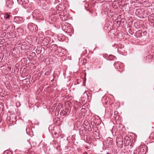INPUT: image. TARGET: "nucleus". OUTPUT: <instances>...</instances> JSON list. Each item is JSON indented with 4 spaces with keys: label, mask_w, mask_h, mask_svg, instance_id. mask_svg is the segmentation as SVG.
<instances>
[{
    "label": "nucleus",
    "mask_w": 154,
    "mask_h": 154,
    "mask_svg": "<svg viewBox=\"0 0 154 154\" xmlns=\"http://www.w3.org/2000/svg\"><path fill=\"white\" fill-rule=\"evenodd\" d=\"M32 15L34 19L38 20H44L45 18V14L42 13L37 9H35Z\"/></svg>",
    "instance_id": "obj_1"
},
{
    "label": "nucleus",
    "mask_w": 154,
    "mask_h": 154,
    "mask_svg": "<svg viewBox=\"0 0 154 154\" xmlns=\"http://www.w3.org/2000/svg\"><path fill=\"white\" fill-rule=\"evenodd\" d=\"M23 21V19L20 17H15L14 19V21L18 24L21 23Z\"/></svg>",
    "instance_id": "obj_2"
},
{
    "label": "nucleus",
    "mask_w": 154,
    "mask_h": 154,
    "mask_svg": "<svg viewBox=\"0 0 154 154\" xmlns=\"http://www.w3.org/2000/svg\"><path fill=\"white\" fill-rule=\"evenodd\" d=\"M116 144L118 147H122L123 146V138L122 137L120 139L118 138L116 140Z\"/></svg>",
    "instance_id": "obj_3"
},
{
    "label": "nucleus",
    "mask_w": 154,
    "mask_h": 154,
    "mask_svg": "<svg viewBox=\"0 0 154 154\" xmlns=\"http://www.w3.org/2000/svg\"><path fill=\"white\" fill-rule=\"evenodd\" d=\"M13 4L14 2L12 0H8L6 2V5L9 8H11L13 7Z\"/></svg>",
    "instance_id": "obj_4"
},
{
    "label": "nucleus",
    "mask_w": 154,
    "mask_h": 154,
    "mask_svg": "<svg viewBox=\"0 0 154 154\" xmlns=\"http://www.w3.org/2000/svg\"><path fill=\"white\" fill-rule=\"evenodd\" d=\"M18 1H20L23 5L24 8L26 9L28 8V6L26 5L29 3V0H17Z\"/></svg>",
    "instance_id": "obj_5"
},
{
    "label": "nucleus",
    "mask_w": 154,
    "mask_h": 154,
    "mask_svg": "<svg viewBox=\"0 0 154 154\" xmlns=\"http://www.w3.org/2000/svg\"><path fill=\"white\" fill-rule=\"evenodd\" d=\"M146 147L145 146L140 147L139 149L140 151V154H145L146 152Z\"/></svg>",
    "instance_id": "obj_6"
},
{
    "label": "nucleus",
    "mask_w": 154,
    "mask_h": 154,
    "mask_svg": "<svg viewBox=\"0 0 154 154\" xmlns=\"http://www.w3.org/2000/svg\"><path fill=\"white\" fill-rule=\"evenodd\" d=\"M36 26L33 24H29L28 26V29L32 32L34 31V28L36 29Z\"/></svg>",
    "instance_id": "obj_7"
},
{
    "label": "nucleus",
    "mask_w": 154,
    "mask_h": 154,
    "mask_svg": "<svg viewBox=\"0 0 154 154\" xmlns=\"http://www.w3.org/2000/svg\"><path fill=\"white\" fill-rule=\"evenodd\" d=\"M83 124L86 126V127H85L84 128V130H85V131H91V127L89 125H88L89 124V123L88 122H86V124H84V123Z\"/></svg>",
    "instance_id": "obj_8"
},
{
    "label": "nucleus",
    "mask_w": 154,
    "mask_h": 154,
    "mask_svg": "<svg viewBox=\"0 0 154 154\" xmlns=\"http://www.w3.org/2000/svg\"><path fill=\"white\" fill-rule=\"evenodd\" d=\"M148 19L150 21H154V14H151L148 17Z\"/></svg>",
    "instance_id": "obj_9"
},
{
    "label": "nucleus",
    "mask_w": 154,
    "mask_h": 154,
    "mask_svg": "<svg viewBox=\"0 0 154 154\" xmlns=\"http://www.w3.org/2000/svg\"><path fill=\"white\" fill-rule=\"evenodd\" d=\"M4 17L5 19H8L10 17V15L8 13H5L4 14Z\"/></svg>",
    "instance_id": "obj_10"
},
{
    "label": "nucleus",
    "mask_w": 154,
    "mask_h": 154,
    "mask_svg": "<svg viewBox=\"0 0 154 154\" xmlns=\"http://www.w3.org/2000/svg\"><path fill=\"white\" fill-rule=\"evenodd\" d=\"M109 141V143H108V145H110V144H112V139L111 138H109L107 141V142Z\"/></svg>",
    "instance_id": "obj_11"
},
{
    "label": "nucleus",
    "mask_w": 154,
    "mask_h": 154,
    "mask_svg": "<svg viewBox=\"0 0 154 154\" xmlns=\"http://www.w3.org/2000/svg\"><path fill=\"white\" fill-rule=\"evenodd\" d=\"M134 154H140V151L139 148H138L134 151Z\"/></svg>",
    "instance_id": "obj_12"
},
{
    "label": "nucleus",
    "mask_w": 154,
    "mask_h": 154,
    "mask_svg": "<svg viewBox=\"0 0 154 154\" xmlns=\"http://www.w3.org/2000/svg\"><path fill=\"white\" fill-rule=\"evenodd\" d=\"M93 129L95 132L97 133V131L98 130V128L97 127H96V125H94L93 126Z\"/></svg>",
    "instance_id": "obj_13"
},
{
    "label": "nucleus",
    "mask_w": 154,
    "mask_h": 154,
    "mask_svg": "<svg viewBox=\"0 0 154 154\" xmlns=\"http://www.w3.org/2000/svg\"><path fill=\"white\" fill-rule=\"evenodd\" d=\"M4 57V55L2 54H0V62L2 61Z\"/></svg>",
    "instance_id": "obj_14"
},
{
    "label": "nucleus",
    "mask_w": 154,
    "mask_h": 154,
    "mask_svg": "<svg viewBox=\"0 0 154 154\" xmlns=\"http://www.w3.org/2000/svg\"><path fill=\"white\" fill-rule=\"evenodd\" d=\"M142 31H138L137 32V34H140L139 36L140 37H141Z\"/></svg>",
    "instance_id": "obj_15"
},
{
    "label": "nucleus",
    "mask_w": 154,
    "mask_h": 154,
    "mask_svg": "<svg viewBox=\"0 0 154 154\" xmlns=\"http://www.w3.org/2000/svg\"><path fill=\"white\" fill-rule=\"evenodd\" d=\"M57 46L56 45H52L51 46V48H54L56 49V48H57Z\"/></svg>",
    "instance_id": "obj_16"
},
{
    "label": "nucleus",
    "mask_w": 154,
    "mask_h": 154,
    "mask_svg": "<svg viewBox=\"0 0 154 154\" xmlns=\"http://www.w3.org/2000/svg\"><path fill=\"white\" fill-rule=\"evenodd\" d=\"M81 111L82 112H85L86 111V110L84 108L81 109Z\"/></svg>",
    "instance_id": "obj_17"
},
{
    "label": "nucleus",
    "mask_w": 154,
    "mask_h": 154,
    "mask_svg": "<svg viewBox=\"0 0 154 154\" xmlns=\"http://www.w3.org/2000/svg\"><path fill=\"white\" fill-rule=\"evenodd\" d=\"M84 95L86 96L87 97L88 99H89V96H88L87 93H86V92H85V93H84Z\"/></svg>",
    "instance_id": "obj_18"
},
{
    "label": "nucleus",
    "mask_w": 154,
    "mask_h": 154,
    "mask_svg": "<svg viewBox=\"0 0 154 154\" xmlns=\"http://www.w3.org/2000/svg\"><path fill=\"white\" fill-rule=\"evenodd\" d=\"M114 57H115L114 56L112 55L109 56V59L111 60L113 59Z\"/></svg>",
    "instance_id": "obj_19"
},
{
    "label": "nucleus",
    "mask_w": 154,
    "mask_h": 154,
    "mask_svg": "<svg viewBox=\"0 0 154 154\" xmlns=\"http://www.w3.org/2000/svg\"><path fill=\"white\" fill-rule=\"evenodd\" d=\"M57 142L55 140H54L53 141V143H52V144H55V145H56L57 144Z\"/></svg>",
    "instance_id": "obj_20"
},
{
    "label": "nucleus",
    "mask_w": 154,
    "mask_h": 154,
    "mask_svg": "<svg viewBox=\"0 0 154 154\" xmlns=\"http://www.w3.org/2000/svg\"><path fill=\"white\" fill-rule=\"evenodd\" d=\"M50 74V72L49 71H47L45 73V75H49Z\"/></svg>",
    "instance_id": "obj_21"
},
{
    "label": "nucleus",
    "mask_w": 154,
    "mask_h": 154,
    "mask_svg": "<svg viewBox=\"0 0 154 154\" xmlns=\"http://www.w3.org/2000/svg\"><path fill=\"white\" fill-rule=\"evenodd\" d=\"M5 42V40L4 39H2L0 42V43L1 44H3Z\"/></svg>",
    "instance_id": "obj_22"
},
{
    "label": "nucleus",
    "mask_w": 154,
    "mask_h": 154,
    "mask_svg": "<svg viewBox=\"0 0 154 154\" xmlns=\"http://www.w3.org/2000/svg\"><path fill=\"white\" fill-rule=\"evenodd\" d=\"M153 57L152 55H149L147 57V59L150 58L151 59Z\"/></svg>",
    "instance_id": "obj_23"
},
{
    "label": "nucleus",
    "mask_w": 154,
    "mask_h": 154,
    "mask_svg": "<svg viewBox=\"0 0 154 154\" xmlns=\"http://www.w3.org/2000/svg\"><path fill=\"white\" fill-rule=\"evenodd\" d=\"M16 105L17 106H20V103L19 102H18V103H17Z\"/></svg>",
    "instance_id": "obj_24"
},
{
    "label": "nucleus",
    "mask_w": 154,
    "mask_h": 154,
    "mask_svg": "<svg viewBox=\"0 0 154 154\" xmlns=\"http://www.w3.org/2000/svg\"><path fill=\"white\" fill-rule=\"evenodd\" d=\"M143 34L144 35H146L147 34V32L146 31H144L143 32Z\"/></svg>",
    "instance_id": "obj_25"
},
{
    "label": "nucleus",
    "mask_w": 154,
    "mask_h": 154,
    "mask_svg": "<svg viewBox=\"0 0 154 154\" xmlns=\"http://www.w3.org/2000/svg\"><path fill=\"white\" fill-rule=\"evenodd\" d=\"M61 5H58V6H57V9H58V8H59V7L60 6H61Z\"/></svg>",
    "instance_id": "obj_26"
},
{
    "label": "nucleus",
    "mask_w": 154,
    "mask_h": 154,
    "mask_svg": "<svg viewBox=\"0 0 154 154\" xmlns=\"http://www.w3.org/2000/svg\"><path fill=\"white\" fill-rule=\"evenodd\" d=\"M118 64V63L117 62V63H116V62H115V63H114V65L115 66H116V65H117V64Z\"/></svg>",
    "instance_id": "obj_27"
},
{
    "label": "nucleus",
    "mask_w": 154,
    "mask_h": 154,
    "mask_svg": "<svg viewBox=\"0 0 154 154\" xmlns=\"http://www.w3.org/2000/svg\"><path fill=\"white\" fill-rule=\"evenodd\" d=\"M59 109V107H57L56 109V111H57V110H58Z\"/></svg>",
    "instance_id": "obj_28"
},
{
    "label": "nucleus",
    "mask_w": 154,
    "mask_h": 154,
    "mask_svg": "<svg viewBox=\"0 0 154 154\" xmlns=\"http://www.w3.org/2000/svg\"><path fill=\"white\" fill-rule=\"evenodd\" d=\"M109 113H110V117H111V116L112 115V113H111V111H110L109 112Z\"/></svg>",
    "instance_id": "obj_29"
},
{
    "label": "nucleus",
    "mask_w": 154,
    "mask_h": 154,
    "mask_svg": "<svg viewBox=\"0 0 154 154\" xmlns=\"http://www.w3.org/2000/svg\"><path fill=\"white\" fill-rule=\"evenodd\" d=\"M91 94V96H91V94Z\"/></svg>",
    "instance_id": "obj_30"
},
{
    "label": "nucleus",
    "mask_w": 154,
    "mask_h": 154,
    "mask_svg": "<svg viewBox=\"0 0 154 154\" xmlns=\"http://www.w3.org/2000/svg\"><path fill=\"white\" fill-rule=\"evenodd\" d=\"M77 84H79V82H77Z\"/></svg>",
    "instance_id": "obj_31"
},
{
    "label": "nucleus",
    "mask_w": 154,
    "mask_h": 154,
    "mask_svg": "<svg viewBox=\"0 0 154 154\" xmlns=\"http://www.w3.org/2000/svg\"><path fill=\"white\" fill-rule=\"evenodd\" d=\"M107 154H111L109 153H108V152H107Z\"/></svg>",
    "instance_id": "obj_32"
},
{
    "label": "nucleus",
    "mask_w": 154,
    "mask_h": 154,
    "mask_svg": "<svg viewBox=\"0 0 154 154\" xmlns=\"http://www.w3.org/2000/svg\"><path fill=\"white\" fill-rule=\"evenodd\" d=\"M55 105L54 104V107H55Z\"/></svg>",
    "instance_id": "obj_33"
},
{
    "label": "nucleus",
    "mask_w": 154,
    "mask_h": 154,
    "mask_svg": "<svg viewBox=\"0 0 154 154\" xmlns=\"http://www.w3.org/2000/svg\"><path fill=\"white\" fill-rule=\"evenodd\" d=\"M65 114H66V113H64L63 114L65 115Z\"/></svg>",
    "instance_id": "obj_34"
}]
</instances>
